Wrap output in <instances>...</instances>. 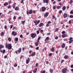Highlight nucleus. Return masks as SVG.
Returning a JSON list of instances; mask_svg holds the SVG:
<instances>
[{
	"instance_id": "nucleus-49",
	"label": "nucleus",
	"mask_w": 73,
	"mask_h": 73,
	"mask_svg": "<svg viewBox=\"0 0 73 73\" xmlns=\"http://www.w3.org/2000/svg\"><path fill=\"white\" fill-rule=\"evenodd\" d=\"M12 27H13V25H11L10 27V29H12Z\"/></svg>"
},
{
	"instance_id": "nucleus-24",
	"label": "nucleus",
	"mask_w": 73,
	"mask_h": 73,
	"mask_svg": "<svg viewBox=\"0 0 73 73\" xmlns=\"http://www.w3.org/2000/svg\"><path fill=\"white\" fill-rule=\"evenodd\" d=\"M8 40L10 42H11V41H12V40L11 39V38H10V37H9L8 38Z\"/></svg>"
},
{
	"instance_id": "nucleus-30",
	"label": "nucleus",
	"mask_w": 73,
	"mask_h": 73,
	"mask_svg": "<svg viewBox=\"0 0 73 73\" xmlns=\"http://www.w3.org/2000/svg\"><path fill=\"white\" fill-rule=\"evenodd\" d=\"M73 42V40H71L69 41V43H70V44H71Z\"/></svg>"
},
{
	"instance_id": "nucleus-45",
	"label": "nucleus",
	"mask_w": 73,
	"mask_h": 73,
	"mask_svg": "<svg viewBox=\"0 0 73 73\" xmlns=\"http://www.w3.org/2000/svg\"><path fill=\"white\" fill-rule=\"evenodd\" d=\"M42 32H43V30H41L40 31V33H41Z\"/></svg>"
},
{
	"instance_id": "nucleus-57",
	"label": "nucleus",
	"mask_w": 73,
	"mask_h": 73,
	"mask_svg": "<svg viewBox=\"0 0 73 73\" xmlns=\"http://www.w3.org/2000/svg\"><path fill=\"white\" fill-rule=\"evenodd\" d=\"M73 14V12L72 11H71L70 12V14Z\"/></svg>"
},
{
	"instance_id": "nucleus-33",
	"label": "nucleus",
	"mask_w": 73,
	"mask_h": 73,
	"mask_svg": "<svg viewBox=\"0 0 73 73\" xmlns=\"http://www.w3.org/2000/svg\"><path fill=\"white\" fill-rule=\"evenodd\" d=\"M45 72H46V71L44 70L41 73H45Z\"/></svg>"
},
{
	"instance_id": "nucleus-10",
	"label": "nucleus",
	"mask_w": 73,
	"mask_h": 73,
	"mask_svg": "<svg viewBox=\"0 0 73 73\" xmlns=\"http://www.w3.org/2000/svg\"><path fill=\"white\" fill-rule=\"evenodd\" d=\"M49 14L48 12L46 13L44 15V17H47L48 16V14Z\"/></svg>"
},
{
	"instance_id": "nucleus-7",
	"label": "nucleus",
	"mask_w": 73,
	"mask_h": 73,
	"mask_svg": "<svg viewBox=\"0 0 73 73\" xmlns=\"http://www.w3.org/2000/svg\"><path fill=\"white\" fill-rule=\"evenodd\" d=\"M36 55V52H33L31 55V56L32 57H33V56H35Z\"/></svg>"
},
{
	"instance_id": "nucleus-47",
	"label": "nucleus",
	"mask_w": 73,
	"mask_h": 73,
	"mask_svg": "<svg viewBox=\"0 0 73 73\" xmlns=\"http://www.w3.org/2000/svg\"><path fill=\"white\" fill-rule=\"evenodd\" d=\"M16 3H14L13 5V6H15L16 5Z\"/></svg>"
},
{
	"instance_id": "nucleus-20",
	"label": "nucleus",
	"mask_w": 73,
	"mask_h": 73,
	"mask_svg": "<svg viewBox=\"0 0 73 73\" xmlns=\"http://www.w3.org/2000/svg\"><path fill=\"white\" fill-rule=\"evenodd\" d=\"M62 10L63 11H65L66 9V7L64 6L62 8Z\"/></svg>"
},
{
	"instance_id": "nucleus-37",
	"label": "nucleus",
	"mask_w": 73,
	"mask_h": 73,
	"mask_svg": "<svg viewBox=\"0 0 73 73\" xmlns=\"http://www.w3.org/2000/svg\"><path fill=\"white\" fill-rule=\"evenodd\" d=\"M65 31H63L62 32V34H65Z\"/></svg>"
},
{
	"instance_id": "nucleus-64",
	"label": "nucleus",
	"mask_w": 73,
	"mask_h": 73,
	"mask_svg": "<svg viewBox=\"0 0 73 73\" xmlns=\"http://www.w3.org/2000/svg\"><path fill=\"white\" fill-rule=\"evenodd\" d=\"M72 37L70 38L69 39L70 40H72Z\"/></svg>"
},
{
	"instance_id": "nucleus-46",
	"label": "nucleus",
	"mask_w": 73,
	"mask_h": 73,
	"mask_svg": "<svg viewBox=\"0 0 73 73\" xmlns=\"http://www.w3.org/2000/svg\"><path fill=\"white\" fill-rule=\"evenodd\" d=\"M25 21H22V24H24V23H25Z\"/></svg>"
},
{
	"instance_id": "nucleus-8",
	"label": "nucleus",
	"mask_w": 73,
	"mask_h": 73,
	"mask_svg": "<svg viewBox=\"0 0 73 73\" xmlns=\"http://www.w3.org/2000/svg\"><path fill=\"white\" fill-rule=\"evenodd\" d=\"M42 12H44L45 10H46V8L45 7H43L42 8Z\"/></svg>"
},
{
	"instance_id": "nucleus-2",
	"label": "nucleus",
	"mask_w": 73,
	"mask_h": 73,
	"mask_svg": "<svg viewBox=\"0 0 73 73\" xmlns=\"http://www.w3.org/2000/svg\"><path fill=\"white\" fill-rule=\"evenodd\" d=\"M37 35L36 33H33L31 34V37L32 38H35Z\"/></svg>"
},
{
	"instance_id": "nucleus-36",
	"label": "nucleus",
	"mask_w": 73,
	"mask_h": 73,
	"mask_svg": "<svg viewBox=\"0 0 73 73\" xmlns=\"http://www.w3.org/2000/svg\"><path fill=\"white\" fill-rule=\"evenodd\" d=\"M49 56H52V53H50V54H49Z\"/></svg>"
},
{
	"instance_id": "nucleus-1",
	"label": "nucleus",
	"mask_w": 73,
	"mask_h": 73,
	"mask_svg": "<svg viewBox=\"0 0 73 73\" xmlns=\"http://www.w3.org/2000/svg\"><path fill=\"white\" fill-rule=\"evenodd\" d=\"M5 46L6 48L8 49H12V44H9L8 45L7 44H6Z\"/></svg>"
},
{
	"instance_id": "nucleus-14",
	"label": "nucleus",
	"mask_w": 73,
	"mask_h": 73,
	"mask_svg": "<svg viewBox=\"0 0 73 73\" xmlns=\"http://www.w3.org/2000/svg\"><path fill=\"white\" fill-rule=\"evenodd\" d=\"M49 37H46V39L45 40V42H46L47 40H49Z\"/></svg>"
},
{
	"instance_id": "nucleus-51",
	"label": "nucleus",
	"mask_w": 73,
	"mask_h": 73,
	"mask_svg": "<svg viewBox=\"0 0 73 73\" xmlns=\"http://www.w3.org/2000/svg\"><path fill=\"white\" fill-rule=\"evenodd\" d=\"M52 19H54V15L52 16Z\"/></svg>"
},
{
	"instance_id": "nucleus-26",
	"label": "nucleus",
	"mask_w": 73,
	"mask_h": 73,
	"mask_svg": "<svg viewBox=\"0 0 73 73\" xmlns=\"http://www.w3.org/2000/svg\"><path fill=\"white\" fill-rule=\"evenodd\" d=\"M56 8L57 9H59L61 8V6H57L56 7Z\"/></svg>"
},
{
	"instance_id": "nucleus-58",
	"label": "nucleus",
	"mask_w": 73,
	"mask_h": 73,
	"mask_svg": "<svg viewBox=\"0 0 73 73\" xmlns=\"http://www.w3.org/2000/svg\"><path fill=\"white\" fill-rule=\"evenodd\" d=\"M62 13V11H59V13Z\"/></svg>"
},
{
	"instance_id": "nucleus-21",
	"label": "nucleus",
	"mask_w": 73,
	"mask_h": 73,
	"mask_svg": "<svg viewBox=\"0 0 73 73\" xmlns=\"http://www.w3.org/2000/svg\"><path fill=\"white\" fill-rule=\"evenodd\" d=\"M44 25V23H41L40 24L39 27H42V25Z\"/></svg>"
},
{
	"instance_id": "nucleus-29",
	"label": "nucleus",
	"mask_w": 73,
	"mask_h": 73,
	"mask_svg": "<svg viewBox=\"0 0 73 73\" xmlns=\"http://www.w3.org/2000/svg\"><path fill=\"white\" fill-rule=\"evenodd\" d=\"M4 32H2L1 33V36H4Z\"/></svg>"
},
{
	"instance_id": "nucleus-32",
	"label": "nucleus",
	"mask_w": 73,
	"mask_h": 73,
	"mask_svg": "<svg viewBox=\"0 0 73 73\" xmlns=\"http://www.w3.org/2000/svg\"><path fill=\"white\" fill-rule=\"evenodd\" d=\"M3 53H5V50H3L2 51Z\"/></svg>"
},
{
	"instance_id": "nucleus-39",
	"label": "nucleus",
	"mask_w": 73,
	"mask_h": 73,
	"mask_svg": "<svg viewBox=\"0 0 73 73\" xmlns=\"http://www.w3.org/2000/svg\"><path fill=\"white\" fill-rule=\"evenodd\" d=\"M70 4H72L73 3V1L72 0H70Z\"/></svg>"
},
{
	"instance_id": "nucleus-31",
	"label": "nucleus",
	"mask_w": 73,
	"mask_h": 73,
	"mask_svg": "<svg viewBox=\"0 0 73 73\" xmlns=\"http://www.w3.org/2000/svg\"><path fill=\"white\" fill-rule=\"evenodd\" d=\"M35 44L36 46H37L38 45V44L37 42H36Z\"/></svg>"
},
{
	"instance_id": "nucleus-42",
	"label": "nucleus",
	"mask_w": 73,
	"mask_h": 73,
	"mask_svg": "<svg viewBox=\"0 0 73 73\" xmlns=\"http://www.w3.org/2000/svg\"><path fill=\"white\" fill-rule=\"evenodd\" d=\"M16 29V27H14L13 28V30L15 29Z\"/></svg>"
},
{
	"instance_id": "nucleus-62",
	"label": "nucleus",
	"mask_w": 73,
	"mask_h": 73,
	"mask_svg": "<svg viewBox=\"0 0 73 73\" xmlns=\"http://www.w3.org/2000/svg\"><path fill=\"white\" fill-rule=\"evenodd\" d=\"M24 2V0H22L21 1V3L22 4Z\"/></svg>"
},
{
	"instance_id": "nucleus-5",
	"label": "nucleus",
	"mask_w": 73,
	"mask_h": 73,
	"mask_svg": "<svg viewBox=\"0 0 73 73\" xmlns=\"http://www.w3.org/2000/svg\"><path fill=\"white\" fill-rule=\"evenodd\" d=\"M29 62H30V59H29V58H28L27 60L26 61V64H29Z\"/></svg>"
},
{
	"instance_id": "nucleus-11",
	"label": "nucleus",
	"mask_w": 73,
	"mask_h": 73,
	"mask_svg": "<svg viewBox=\"0 0 73 73\" xmlns=\"http://www.w3.org/2000/svg\"><path fill=\"white\" fill-rule=\"evenodd\" d=\"M15 11H19V7H15Z\"/></svg>"
},
{
	"instance_id": "nucleus-34",
	"label": "nucleus",
	"mask_w": 73,
	"mask_h": 73,
	"mask_svg": "<svg viewBox=\"0 0 73 73\" xmlns=\"http://www.w3.org/2000/svg\"><path fill=\"white\" fill-rule=\"evenodd\" d=\"M18 38H15V40L16 41H18Z\"/></svg>"
},
{
	"instance_id": "nucleus-18",
	"label": "nucleus",
	"mask_w": 73,
	"mask_h": 73,
	"mask_svg": "<svg viewBox=\"0 0 73 73\" xmlns=\"http://www.w3.org/2000/svg\"><path fill=\"white\" fill-rule=\"evenodd\" d=\"M62 38H64V37H66V35L65 34H63L62 35Z\"/></svg>"
},
{
	"instance_id": "nucleus-56",
	"label": "nucleus",
	"mask_w": 73,
	"mask_h": 73,
	"mask_svg": "<svg viewBox=\"0 0 73 73\" xmlns=\"http://www.w3.org/2000/svg\"><path fill=\"white\" fill-rule=\"evenodd\" d=\"M38 48H39V47H36V50H38Z\"/></svg>"
},
{
	"instance_id": "nucleus-9",
	"label": "nucleus",
	"mask_w": 73,
	"mask_h": 73,
	"mask_svg": "<svg viewBox=\"0 0 73 73\" xmlns=\"http://www.w3.org/2000/svg\"><path fill=\"white\" fill-rule=\"evenodd\" d=\"M49 0H43V3H48V1Z\"/></svg>"
},
{
	"instance_id": "nucleus-54",
	"label": "nucleus",
	"mask_w": 73,
	"mask_h": 73,
	"mask_svg": "<svg viewBox=\"0 0 73 73\" xmlns=\"http://www.w3.org/2000/svg\"><path fill=\"white\" fill-rule=\"evenodd\" d=\"M19 19L20 20V19H21V17H18Z\"/></svg>"
},
{
	"instance_id": "nucleus-17",
	"label": "nucleus",
	"mask_w": 73,
	"mask_h": 73,
	"mask_svg": "<svg viewBox=\"0 0 73 73\" xmlns=\"http://www.w3.org/2000/svg\"><path fill=\"white\" fill-rule=\"evenodd\" d=\"M4 47V46L3 45L1 44L0 46V49H2V48H3Z\"/></svg>"
},
{
	"instance_id": "nucleus-22",
	"label": "nucleus",
	"mask_w": 73,
	"mask_h": 73,
	"mask_svg": "<svg viewBox=\"0 0 73 73\" xmlns=\"http://www.w3.org/2000/svg\"><path fill=\"white\" fill-rule=\"evenodd\" d=\"M40 20L38 21L37 23L35 24V25H37V24H38V23H40Z\"/></svg>"
},
{
	"instance_id": "nucleus-13",
	"label": "nucleus",
	"mask_w": 73,
	"mask_h": 73,
	"mask_svg": "<svg viewBox=\"0 0 73 73\" xmlns=\"http://www.w3.org/2000/svg\"><path fill=\"white\" fill-rule=\"evenodd\" d=\"M64 58H65V59H68V56L66 55L64 56Z\"/></svg>"
},
{
	"instance_id": "nucleus-43",
	"label": "nucleus",
	"mask_w": 73,
	"mask_h": 73,
	"mask_svg": "<svg viewBox=\"0 0 73 73\" xmlns=\"http://www.w3.org/2000/svg\"><path fill=\"white\" fill-rule=\"evenodd\" d=\"M14 66L15 67H16V66H17V64H16L15 65H14Z\"/></svg>"
},
{
	"instance_id": "nucleus-48",
	"label": "nucleus",
	"mask_w": 73,
	"mask_h": 73,
	"mask_svg": "<svg viewBox=\"0 0 73 73\" xmlns=\"http://www.w3.org/2000/svg\"><path fill=\"white\" fill-rule=\"evenodd\" d=\"M69 24H71V23H72V22L71 21H69Z\"/></svg>"
},
{
	"instance_id": "nucleus-38",
	"label": "nucleus",
	"mask_w": 73,
	"mask_h": 73,
	"mask_svg": "<svg viewBox=\"0 0 73 73\" xmlns=\"http://www.w3.org/2000/svg\"><path fill=\"white\" fill-rule=\"evenodd\" d=\"M16 16H14L13 18V19L14 20H15V19H16Z\"/></svg>"
},
{
	"instance_id": "nucleus-16",
	"label": "nucleus",
	"mask_w": 73,
	"mask_h": 73,
	"mask_svg": "<svg viewBox=\"0 0 73 73\" xmlns=\"http://www.w3.org/2000/svg\"><path fill=\"white\" fill-rule=\"evenodd\" d=\"M41 39V37H38L37 39V42H38L39 41V40Z\"/></svg>"
},
{
	"instance_id": "nucleus-25",
	"label": "nucleus",
	"mask_w": 73,
	"mask_h": 73,
	"mask_svg": "<svg viewBox=\"0 0 73 73\" xmlns=\"http://www.w3.org/2000/svg\"><path fill=\"white\" fill-rule=\"evenodd\" d=\"M8 5V3L7 2L6 3H4V6H5L6 5Z\"/></svg>"
},
{
	"instance_id": "nucleus-55",
	"label": "nucleus",
	"mask_w": 73,
	"mask_h": 73,
	"mask_svg": "<svg viewBox=\"0 0 73 73\" xmlns=\"http://www.w3.org/2000/svg\"><path fill=\"white\" fill-rule=\"evenodd\" d=\"M49 25L48 23L46 25V27H49Z\"/></svg>"
},
{
	"instance_id": "nucleus-59",
	"label": "nucleus",
	"mask_w": 73,
	"mask_h": 73,
	"mask_svg": "<svg viewBox=\"0 0 73 73\" xmlns=\"http://www.w3.org/2000/svg\"><path fill=\"white\" fill-rule=\"evenodd\" d=\"M38 63H36V66H38Z\"/></svg>"
},
{
	"instance_id": "nucleus-53",
	"label": "nucleus",
	"mask_w": 73,
	"mask_h": 73,
	"mask_svg": "<svg viewBox=\"0 0 73 73\" xmlns=\"http://www.w3.org/2000/svg\"><path fill=\"white\" fill-rule=\"evenodd\" d=\"M71 68H73V64H72L71 66Z\"/></svg>"
},
{
	"instance_id": "nucleus-6",
	"label": "nucleus",
	"mask_w": 73,
	"mask_h": 73,
	"mask_svg": "<svg viewBox=\"0 0 73 73\" xmlns=\"http://www.w3.org/2000/svg\"><path fill=\"white\" fill-rule=\"evenodd\" d=\"M12 35H13V36H15L17 35V33L15 32L14 31H13L12 33Z\"/></svg>"
},
{
	"instance_id": "nucleus-27",
	"label": "nucleus",
	"mask_w": 73,
	"mask_h": 73,
	"mask_svg": "<svg viewBox=\"0 0 73 73\" xmlns=\"http://www.w3.org/2000/svg\"><path fill=\"white\" fill-rule=\"evenodd\" d=\"M32 11L30 10L29 11V14H32Z\"/></svg>"
},
{
	"instance_id": "nucleus-23",
	"label": "nucleus",
	"mask_w": 73,
	"mask_h": 73,
	"mask_svg": "<svg viewBox=\"0 0 73 73\" xmlns=\"http://www.w3.org/2000/svg\"><path fill=\"white\" fill-rule=\"evenodd\" d=\"M50 73H52L53 72V70L50 68Z\"/></svg>"
},
{
	"instance_id": "nucleus-61",
	"label": "nucleus",
	"mask_w": 73,
	"mask_h": 73,
	"mask_svg": "<svg viewBox=\"0 0 73 73\" xmlns=\"http://www.w3.org/2000/svg\"><path fill=\"white\" fill-rule=\"evenodd\" d=\"M20 37L21 38H22V37H23V35H20Z\"/></svg>"
},
{
	"instance_id": "nucleus-3",
	"label": "nucleus",
	"mask_w": 73,
	"mask_h": 73,
	"mask_svg": "<svg viewBox=\"0 0 73 73\" xmlns=\"http://www.w3.org/2000/svg\"><path fill=\"white\" fill-rule=\"evenodd\" d=\"M21 52V48H20L19 50H17V51H16L15 52L17 53V54H18V53H20Z\"/></svg>"
},
{
	"instance_id": "nucleus-44",
	"label": "nucleus",
	"mask_w": 73,
	"mask_h": 73,
	"mask_svg": "<svg viewBox=\"0 0 73 73\" xmlns=\"http://www.w3.org/2000/svg\"><path fill=\"white\" fill-rule=\"evenodd\" d=\"M37 34L38 35L39 34V31L38 30L37 31Z\"/></svg>"
},
{
	"instance_id": "nucleus-52",
	"label": "nucleus",
	"mask_w": 73,
	"mask_h": 73,
	"mask_svg": "<svg viewBox=\"0 0 73 73\" xmlns=\"http://www.w3.org/2000/svg\"><path fill=\"white\" fill-rule=\"evenodd\" d=\"M55 39L56 40H57V39H58V37L56 36V37H55Z\"/></svg>"
},
{
	"instance_id": "nucleus-40",
	"label": "nucleus",
	"mask_w": 73,
	"mask_h": 73,
	"mask_svg": "<svg viewBox=\"0 0 73 73\" xmlns=\"http://www.w3.org/2000/svg\"><path fill=\"white\" fill-rule=\"evenodd\" d=\"M70 18H73V16L72 15H70Z\"/></svg>"
},
{
	"instance_id": "nucleus-35",
	"label": "nucleus",
	"mask_w": 73,
	"mask_h": 73,
	"mask_svg": "<svg viewBox=\"0 0 73 73\" xmlns=\"http://www.w3.org/2000/svg\"><path fill=\"white\" fill-rule=\"evenodd\" d=\"M58 31V28H57L55 30V32H57V31Z\"/></svg>"
},
{
	"instance_id": "nucleus-63",
	"label": "nucleus",
	"mask_w": 73,
	"mask_h": 73,
	"mask_svg": "<svg viewBox=\"0 0 73 73\" xmlns=\"http://www.w3.org/2000/svg\"><path fill=\"white\" fill-rule=\"evenodd\" d=\"M7 28V26L6 25L4 27L5 29H6Z\"/></svg>"
},
{
	"instance_id": "nucleus-41",
	"label": "nucleus",
	"mask_w": 73,
	"mask_h": 73,
	"mask_svg": "<svg viewBox=\"0 0 73 73\" xmlns=\"http://www.w3.org/2000/svg\"><path fill=\"white\" fill-rule=\"evenodd\" d=\"M47 23H48V24H50L51 23V22L50 21L48 22Z\"/></svg>"
},
{
	"instance_id": "nucleus-19",
	"label": "nucleus",
	"mask_w": 73,
	"mask_h": 73,
	"mask_svg": "<svg viewBox=\"0 0 73 73\" xmlns=\"http://www.w3.org/2000/svg\"><path fill=\"white\" fill-rule=\"evenodd\" d=\"M65 44L64 43H63L62 46V48H64L65 47Z\"/></svg>"
},
{
	"instance_id": "nucleus-15",
	"label": "nucleus",
	"mask_w": 73,
	"mask_h": 73,
	"mask_svg": "<svg viewBox=\"0 0 73 73\" xmlns=\"http://www.w3.org/2000/svg\"><path fill=\"white\" fill-rule=\"evenodd\" d=\"M37 68H35L33 71V73H36L37 72Z\"/></svg>"
},
{
	"instance_id": "nucleus-50",
	"label": "nucleus",
	"mask_w": 73,
	"mask_h": 73,
	"mask_svg": "<svg viewBox=\"0 0 73 73\" xmlns=\"http://www.w3.org/2000/svg\"><path fill=\"white\" fill-rule=\"evenodd\" d=\"M10 7H11V6L9 5V6L8 7V9H10Z\"/></svg>"
},
{
	"instance_id": "nucleus-28",
	"label": "nucleus",
	"mask_w": 73,
	"mask_h": 73,
	"mask_svg": "<svg viewBox=\"0 0 73 73\" xmlns=\"http://www.w3.org/2000/svg\"><path fill=\"white\" fill-rule=\"evenodd\" d=\"M54 48L53 47H52L51 48V51L52 52H54Z\"/></svg>"
},
{
	"instance_id": "nucleus-12",
	"label": "nucleus",
	"mask_w": 73,
	"mask_h": 73,
	"mask_svg": "<svg viewBox=\"0 0 73 73\" xmlns=\"http://www.w3.org/2000/svg\"><path fill=\"white\" fill-rule=\"evenodd\" d=\"M67 16H68V15L66 13H64L63 15V17L64 18H66V17H67Z\"/></svg>"
},
{
	"instance_id": "nucleus-4",
	"label": "nucleus",
	"mask_w": 73,
	"mask_h": 73,
	"mask_svg": "<svg viewBox=\"0 0 73 73\" xmlns=\"http://www.w3.org/2000/svg\"><path fill=\"white\" fill-rule=\"evenodd\" d=\"M66 71H67V70H66V69L64 68L62 70V73H65L66 72Z\"/></svg>"
},
{
	"instance_id": "nucleus-60",
	"label": "nucleus",
	"mask_w": 73,
	"mask_h": 73,
	"mask_svg": "<svg viewBox=\"0 0 73 73\" xmlns=\"http://www.w3.org/2000/svg\"><path fill=\"white\" fill-rule=\"evenodd\" d=\"M33 13L34 14H35V12H36L35 11V10H34L33 11Z\"/></svg>"
}]
</instances>
